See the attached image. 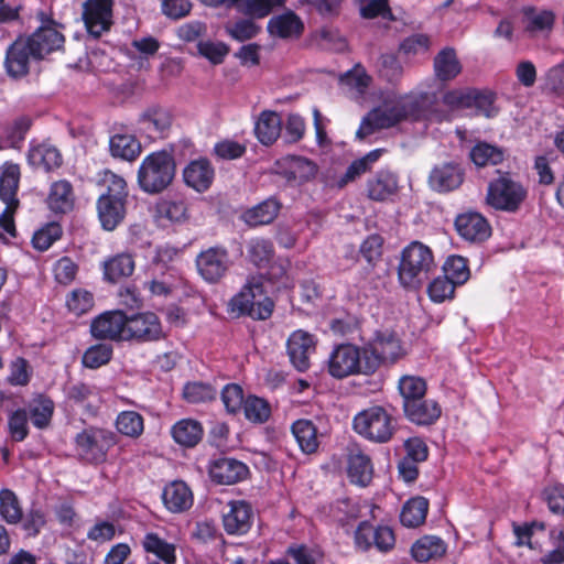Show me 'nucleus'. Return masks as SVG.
<instances>
[{"label":"nucleus","instance_id":"nucleus-1","mask_svg":"<svg viewBox=\"0 0 564 564\" xmlns=\"http://www.w3.org/2000/svg\"><path fill=\"white\" fill-rule=\"evenodd\" d=\"M435 94L412 90L398 95L390 93L381 106L370 110L361 120L356 132L358 139H365L381 129L392 128L403 121H443L447 115L435 108Z\"/></svg>","mask_w":564,"mask_h":564},{"label":"nucleus","instance_id":"nucleus-2","mask_svg":"<svg viewBox=\"0 0 564 564\" xmlns=\"http://www.w3.org/2000/svg\"><path fill=\"white\" fill-rule=\"evenodd\" d=\"M273 306V301L267 295L265 279L262 275H252L240 292L230 299L228 312L235 317L248 315L263 321L271 316Z\"/></svg>","mask_w":564,"mask_h":564},{"label":"nucleus","instance_id":"nucleus-3","mask_svg":"<svg viewBox=\"0 0 564 564\" xmlns=\"http://www.w3.org/2000/svg\"><path fill=\"white\" fill-rule=\"evenodd\" d=\"M327 372L336 379L356 375H372L376 371V358L365 354V346L340 344L333 348L327 361Z\"/></svg>","mask_w":564,"mask_h":564},{"label":"nucleus","instance_id":"nucleus-4","mask_svg":"<svg viewBox=\"0 0 564 564\" xmlns=\"http://www.w3.org/2000/svg\"><path fill=\"white\" fill-rule=\"evenodd\" d=\"M436 268L430 247L420 241L406 246L399 264V280L403 286L419 288Z\"/></svg>","mask_w":564,"mask_h":564},{"label":"nucleus","instance_id":"nucleus-5","mask_svg":"<svg viewBox=\"0 0 564 564\" xmlns=\"http://www.w3.org/2000/svg\"><path fill=\"white\" fill-rule=\"evenodd\" d=\"M175 175V162L173 156L159 151L147 155L138 171V184L149 194H156L165 189Z\"/></svg>","mask_w":564,"mask_h":564},{"label":"nucleus","instance_id":"nucleus-6","mask_svg":"<svg viewBox=\"0 0 564 564\" xmlns=\"http://www.w3.org/2000/svg\"><path fill=\"white\" fill-rule=\"evenodd\" d=\"M354 429L361 436L384 443L393 434L391 415L381 406H372L359 412L354 419Z\"/></svg>","mask_w":564,"mask_h":564},{"label":"nucleus","instance_id":"nucleus-7","mask_svg":"<svg viewBox=\"0 0 564 564\" xmlns=\"http://www.w3.org/2000/svg\"><path fill=\"white\" fill-rule=\"evenodd\" d=\"M19 182V165L10 162L4 163L0 173V198L6 204V208L0 215V225L11 236L15 234L14 213L19 205L17 198Z\"/></svg>","mask_w":564,"mask_h":564},{"label":"nucleus","instance_id":"nucleus-8","mask_svg":"<svg viewBox=\"0 0 564 564\" xmlns=\"http://www.w3.org/2000/svg\"><path fill=\"white\" fill-rule=\"evenodd\" d=\"M527 197V189L509 174H503L488 185L487 203L499 210L516 212Z\"/></svg>","mask_w":564,"mask_h":564},{"label":"nucleus","instance_id":"nucleus-9","mask_svg":"<svg viewBox=\"0 0 564 564\" xmlns=\"http://www.w3.org/2000/svg\"><path fill=\"white\" fill-rule=\"evenodd\" d=\"M78 455L89 463H102L108 451L116 444V435L102 429H89L77 434L75 438Z\"/></svg>","mask_w":564,"mask_h":564},{"label":"nucleus","instance_id":"nucleus-10","mask_svg":"<svg viewBox=\"0 0 564 564\" xmlns=\"http://www.w3.org/2000/svg\"><path fill=\"white\" fill-rule=\"evenodd\" d=\"M445 106L453 110L475 109L476 113L492 117L494 95L488 91H479L473 88L453 89L443 96Z\"/></svg>","mask_w":564,"mask_h":564},{"label":"nucleus","instance_id":"nucleus-11","mask_svg":"<svg viewBox=\"0 0 564 564\" xmlns=\"http://www.w3.org/2000/svg\"><path fill=\"white\" fill-rule=\"evenodd\" d=\"M395 536L391 528L379 525L375 528L368 521H361L355 531V545L360 551L376 547L387 553L394 547Z\"/></svg>","mask_w":564,"mask_h":564},{"label":"nucleus","instance_id":"nucleus-12","mask_svg":"<svg viewBox=\"0 0 564 564\" xmlns=\"http://www.w3.org/2000/svg\"><path fill=\"white\" fill-rule=\"evenodd\" d=\"M365 354L376 358V370L381 362H394L404 355L399 337L391 330H378L365 345Z\"/></svg>","mask_w":564,"mask_h":564},{"label":"nucleus","instance_id":"nucleus-13","mask_svg":"<svg viewBox=\"0 0 564 564\" xmlns=\"http://www.w3.org/2000/svg\"><path fill=\"white\" fill-rule=\"evenodd\" d=\"M316 343L315 336L303 329H296L289 336L286 352L290 361L299 371L310 368V359L316 350Z\"/></svg>","mask_w":564,"mask_h":564},{"label":"nucleus","instance_id":"nucleus-14","mask_svg":"<svg viewBox=\"0 0 564 564\" xmlns=\"http://www.w3.org/2000/svg\"><path fill=\"white\" fill-rule=\"evenodd\" d=\"M127 315L121 311H109L97 316L90 325V333L97 339L128 340Z\"/></svg>","mask_w":564,"mask_h":564},{"label":"nucleus","instance_id":"nucleus-15","mask_svg":"<svg viewBox=\"0 0 564 564\" xmlns=\"http://www.w3.org/2000/svg\"><path fill=\"white\" fill-rule=\"evenodd\" d=\"M153 218L161 227L184 225L189 220L188 203L181 196L161 198L153 207Z\"/></svg>","mask_w":564,"mask_h":564},{"label":"nucleus","instance_id":"nucleus-16","mask_svg":"<svg viewBox=\"0 0 564 564\" xmlns=\"http://www.w3.org/2000/svg\"><path fill=\"white\" fill-rule=\"evenodd\" d=\"M112 0H87L83 19L88 33L99 37L112 24Z\"/></svg>","mask_w":564,"mask_h":564},{"label":"nucleus","instance_id":"nucleus-17","mask_svg":"<svg viewBox=\"0 0 564 564\" xmlns=\"http://www.w3.org/2000/svg\"><path fill=\"white\" fill-rule=\"evenodd\" d=\"M196 265L205 281L218 282L229 268L228 252L220 247H210L197 256Z\"/></svg>","mask_w":564,"mask_h":564},{"label":"nucleus","instance_id":"nucleus-18","mask_svg":"<svg viewBox=\"0 0 564 564\" xmlns=\"http://www.w3.org/2000/svg\"><path fill=\"white\" fill-rule=\"evenodd\" d=\"M126 334L128 340L152 341L163 336L159 317L151 312L127 316Z\"/></svg>","mask_w":564,"mask_h":564},{"label":"nucleus","instance_id":"nucleus-19","mask_svg":"<svg viewBox=\"0 0 564 564\" xmlns=\"http://www.w3.org/2000/svg\"><path fill=\"white\" fill-rule=\"evenodd\" d=\"M35 57L33 48L24 37L17 39L7 50L4 66L12 78H21L30 70V64Z\"/></svg>","mask_w":564,"mask_h":564},{"label":"nucleus","instance_id":"nucleus-20","mask_svg":"<svg viewBox=\"0 0 564 564\" xmlns=\"http://www.w3.org/2000/svg\"><path fill=\"white\" fill-rule=\"evenodd\" d=\"M24 39L33 48L35 57L39 58L61 50L65 41L64 35L57 30L54 22L41 25L31 36Z\"/></svg>","mask_w":564,"mask_h":564},{"label":"nucleus","instance_id":"nucleus-21","mask_svg":"<svg viewBox=\"0 0 564 564\" xmlns=\"http://www.w3.org/2000/svg\"><path fill=\"white\" fill-rule=\"evenodd\" d=\"M228 511L223 516L224 529L228 534L242 535L252 524L253 511L251 506L243 501H230Z\"/></svg>","mask_w":564,"mask_h":564},{"label":"nucleus","instance_id":"nucleus-22","mask_svg":"<svg viewBox=\"0 0 564 564\" xmlns=\"http://www.w3.org/2000/svg\"><path fill=\"white\" fill-rule=\"evenodd\" d=\"M555 24V13L544 8L523 9L524 32L531 37H547Z\"/></svg>","mask_w":564,"mask_h":564},{"label":"nucleus","instance_id":"nucleus-23","mask_svg":"<svg viewBox=\"0 0 564 564\" xmlns=\"http://www.w3.org/2000/svg\"><path fill=\"white\" fill-rule=\"evenodd\" d=\"M249 473L246 464L229 457L214 460L209 467L212 479L218 484L230 485L243 480Z\"/></svg>","mask_w":564,"mask_h":564},{"label":"nucleus","instance_id":"nucleus-24","mask_svg":"<svg viewBox=\"0 0 564 564\" xmlns=\"http://www.w3.org/2000/svg\"><path fill=\"white\" fill-rule=\"evenodd\" d=\"M339 83L351 98L365 101L372 84V77L361 64H356L351 69L340 75Z\"/></svg>","mask_w":564,"mask_h":564},{"label":"nucleus","instance_id":"nucleus-25","mask_svg":"<svg viewBox=\"0 0 564 564\" xmlns=\"http://www.w3.org/2000/svg\"><path fill=\"white\" fill-rule=\"evenodd\" d=\"M215 170L206 159L191 161L183 171V178L188 187L198 193L206 192L213 184Z\"/></svg>","mask_w":564,"mask_h":564},{"label":"nucleus","instance_id":"nucleus-26","mask_svg":"<svg viewBox=\"0 0 564 564\" xmlns=\"http://www.w3.org/2000/svg\"><path fill=\"white\" fill-rule=\"evenodd\" d=\"M458 234L468 241L480 242L490 236V226L478 213H465L455 220Z\"/></svg>","mask_w":564,"mask_h":564},{"label":"nucleus","instance_id":"nucleus-27","mask_svg":"<svg viewBox=\"0 0 564 564\" xmlns=\"http://www.w3.org/2000/svg\"><path fill=\"white\" fill-rule=\"evenodd\" d=\"M347 475L350 482L366 487L373 477V466L370 457L359 448H351L347 456Z\"/></svg>","mask_w":564,"mask_h":564},{"label":"nucleus","instance_id":"nucleus-28","mask_svg":"<svg viewBox=\"0 0 564 564\" xmlns=\"http://www.w3.org/2000/svg\"><path fill=\"white\" fill-rule=\"evenodd\" d=\"M463 180V169L454 163H444L435 166L429 178L431 187L437 192L454 191L462 185Z\"/></svg>","mask_w":564,"mask_h":564},{"label":"nucleus","instance_id":"nucleus-29","mask_svg":"<svg viewBox=\"0 0 564 564\" xmlns=\"http://www.w3.org/2000/svg\"><path fill=\"white\" fill-rule=\"evenodd\" d=\"M172 124L170 110L162 107H150L139 118V129L150 138L163 137Z\"/></svg>","mask_w":564,"mask_h":564},{"label":"nucleus","instance_id":"nucleus-30","mask_svg":"<svg viewBox=\"0 0 564 564\" xmlns=\"http://www.w3.org/2000/svg\"><path fill=\"white\" fill-rule=\"evenodd\" d=\"M29 163L36 169H43L46 172L53 171L62 165L63 159L61 152L51 143L42 142L31 144L28 153Z\"/></svg>","mask_w":564,"mask_h":564},{"label":"nucleus","instance_id":"nucleus-31","mask_svg":"<svg viewBox=\"0 0 564 564\" xmlns=\"http://www.w3.org/2000/svg\"><path fill=\"white\" fill-rule=\"evenodd\" d=\"M281 173L299 184L311 181L317 173L316 164L303 156H288L281 162Z\"/></svg>","mask_w":564,"mask_h":564},{"label":"nucleus","instance_id":"nucleus-32","mask_svg":"<svg viewBox=\"0 0 564 564\" xmlns=\"http://www.w3.org/2000/svg\"><path fill=\"white\" fill-rule=\"evenodd\" d=\"M163 502L172 512H183L192 507L193 494L189 487L181 480L167 485L163 490Z\"/></svg>","mask_w":564,"mask_h":564},{"label":"nucleus","instance_id":"nucleus-33","mask_svg":"<svg viewBox=\"0 0 564 564\" xmlns=\"http://www.w3.org/2000/svg\"><path fill=\"white\" fill-rule=\"evenodd\" d=\"M434 74L436 79L445 83L455 79L462 72V64L456 52L445 47L434 57Z\"/></svg>","mask_w":564,"mask_h":564},{"label":"nucleus","instance_id":"nucleus-34","mask_svg":"<svg viewBox=\"0 0 564 564\" xmlns=\"http://www.w3.org/2000/svg\"><path fill=\"white\" fill-rule=\"evenodd\" d=\"M269 32L272 35L289 39L297 37L303 32L302 20L292 11L273 17L268 24Z\"/></svg>","mask_w":564,"mask_h":564},{"label":"nucleus","instance_id":"nucleus-35","mask_svg":"<svg viewBox=\"0 0 564 564\" xmlns=\"http://www.w3.org/2000/svg\"><path fill=\"white\" fill-rule=\"evenodd\" d=\"M367 189L369 198L378 202L387 200L397 194L398 178L389 171H380L369 180Z\"/></svg>","mask_w":564,"mask_h":564},{"label":"nucleus","instance_id":"nucleus-36","mask_svg":"<svg viewBox=\"0 0 564 564\" xmlns=\"http://www.w3.org/2000/svg\"><path fill=\"white\" fill-rule=\"evenodd\" d=\"M124 203L120 198L100 197L97 208L102 227L106 230H113L124 217Z\"/></svg>","mask_w":564,"mask_h":564},{"label":"nucleus","instance_id":"nucleus-37","mask_svg":"<svg viewBox=\"0 0 564 564\" xmlns=\"http://www.w3.org/2000/svg\"><path fill=\"white\" fill-rule=\"evenodd\" d=\"M281 129L282 120L274 111L261 112L254 127L258 140L264 145L274 143L281 134Z\"/></svg>","mask_w":564,"mask_h":564},{"label":"nucleus","instance_id":"nucleus-38","mask_svg":"<svg viewBox=\"0 0 564 564\" xmlns=\"http://www.w3.org/2000/svg\"><path fill=\"white\" fill-rule=\"evenodd\" d=\"M142 547L147 553L153 554L164 564H175L176 547L175 544L162 539L155 532H148L142 539Z\"/></svg>","mask_w":564,"mask_h":564},{"label":"nucleus","instance_id":"nucleus-39","mask_svg":"<svg viewBox=\"0 0 564 564\" xmlns=\"http://www.w3.org/2000/svg\"><path fill=\"white\" fill-rule=\"evenodd\" d=\"M280 208L281 205L275 198H269L246 210L242 215V219L252 227L267 225L276 218Z\"/></svg>","mask_w":564,"mask_h":564},{"label":"nucleus","instance_id":"nucleus-40","mask_svg":"<svg viewBox=\"0 0 564 564\" xmlns=\"http://www.w3.org/2000/svg\"><path fill=\"white\" fill-rule=\"evenodd\" d=\"M404 412L410 421L420 425H427L440 417L441 408L434 400L422 398L416 400L415 403H409Z\"/></svg>","mask_w":564,"mask_h":564},{"label":"nucleus","instance_id":"nucleus-41","mask_svg":"<svg viewBox=\"0 0 564 564\" xmlns=\"http://www.w3.org/2000/svg\"><path fill=\"white\" fill-rule=\"evenodd\" d=\"M68 400L87 408L89 412H95L101 403L99 391L96 387L76 382L66 388Z\"/></svg>","mask_w":564,"mask_h":564},{"label":"nucleus","instance_id":"nucleus-42","mask_svg":"<svg viewBox=\"0 0 564 564\" xmlns=\"http://www.w3.org/2000/svg\"><path fill=\"white\" fill-rule=\"evenodd\" d=\"M292 433L305 454L315 453L319 446L317 429L310 420H297L292 425Z\"/></svg>","mask_w":564,"mask_h":564},{"label":"nucleus","instance_id":"nucleus-43","mask_svg":"<svg viewBox=\"0 0 564 564\" xmlns=\"http://www.w3.org/2000/svg\"><path fill=\"white\" fill-rule=\"evenodd\" d=\"M109 149L112 156L133 161L141 152V144L132 134L116 133L109 140Z\"/></svg>","mask_w":564,"mask_h":564},{"label":"nucleus","instance_id":"nucleus-44","mask_svg":"<svg viewBox=\"0 0 564 564\" xmlns=\"http://www.w3.org/2000/svg\"><path fill=\"white\" fill-rule=\"evenodd\" d=\"M47 204L54 213H67L73 208L74 194L69 182L58 181L52 184Z\"/></svg>","mask_w":564,"mask_h":564},{"label":"nucleus","instance_id":"nucleus-45","mask_svg":"<svg viewBox=\"0 0 564 564\" xmlns=\"http://www.w3.org/2000/svg\"><path fill=\"white\" fill-rule=\"evenodd\" d=\"M446 551L444 541L435 535L419 539L411 549L412 556L417 562H427L441 557Z\"/></svg>","mask_w":564,"mask_h":564},{"label":"nucleus","instance_id":"nucleus-46","mask_svg":"<svg viewBox=\"0 0 564 564\" xmlns=\"http://www.w3.org/2000/svg\"><path fill=\"white\" fill-rule=\"evenodd\" d=\"M429 510V501L423 497L408 500L400 514V521L404 527L416 528L424 523Z\"/></svg>","mask_w":564,"mask_h":564},{"label":"nucleus","instance_id":"nucleus-47","mask_svg":"<svg viewBox=\"0 0 564 564\" xmlns=\"http://www.w3.org/2000/svg\"><path fill=\"white\" fill-rule=\"evenodd\" d=\"M134 270V260L129 253L117 254L104 262L105 279L117 282L130 276Z\"/></svg>","mask_w":564,"mask_h":564},{"label":"nucleus","instance_id":"nucleus-48","mask_svg":"<svg viewBox=\"0 0 564 564\" xmlns=\"http://www.w3.org/2000/svg\"><path fill=\"white\" fill-rule=\"evenodd\" d=\"M172 436L180 445L193 447L200 441L203 429L197 421L184 419L174 424Z\"/></svg>","mask_w":564,"mask_h":564},{"label":"nucleus","instance_id":"nucleus-49","mask_svg":"<svg viewBox=\"0 0 564 564\" xmlns=\"http://www.w3.org/2000/svg\"><path fill=\"white\" fill-rule=\"evenodd\" d=\"M377 72L380 78L395 85L401 82L404 68L395 54L384 53L378 58Z\"/></svg>","mask_w":564,"mask_h":564},{"label":"nucleus","instance_id":"nucleus-50","mask_svg":"<svg viewBox=\"0 0 564 564\" xmlns=\"http://www.w3.org/2000/svg\"><path fill=\"white\" fill-rule=\"evenodd\" d=\"M117 431L130 438H138L143 434V416L135 411H122L116 419Z\"/></svg>","mask_w":564,"mask_h":564},{"label":"nucleus","instance_id":"nucleus-51","mask_svg":"<svg viewBox=\"0 0 564 564\" xmlns=\"http://www.w3.org/2000/svg\"><path fill=\"white\" fill-rule=\"evenodd\" d=\"M400 394L403 398V409L405 410L409 403H415L416 400L424 398L426 392L425 381L416 376H403L398 384Z\"/></svg>","mask_w":564,"mask_h":564},{"label":"nucleus","instance_id":"nucleus-52","mask_svg":"<svg viewBox=\"0 0 564 564\" xmlns=\"http://www.w3.org/2000/svg\"><path fill=\"white\" fill-rule=\"evenodd\" d=\"M444 273L455 285L464 284L470 276L467 260L460 256H451L443 265Z\"/></svg>","mask_w":564,"mask_h":564},{"label":"nucleus","instance_id":"nucleus-53","mask_svg":"<svg viewBox=\"0 0 564 564\" xmlns=\"http://www.w3.org/2000/svg\"><path fill=\"white\" fill-rule=\"evenodd\" d=\"M286 0H238L239 11L254 18H264L275 8L284 6Z\"/></svg>","mask_w":564,"mask_h":564},{"label":"nucleus","instance_id":"nucleus-54","mask_svg":"<svg viewBox=\"0 0 564 564\" xmlns=\"http://www.w3.org/2000/svg\"><path fill=\"white\" fill-rule=\"evenodd\" d=\"M470 159L478 166L487 164H498L503 159L502 151L486 142L477 143L470 151Z\"/></svg>","mask_w":564,"mask_h":564},{"label":"nucleus","instance_id":"nucleus-55","mask_svg":"<svg viewBox=\"0 0 564 564\" xmlns=\"http://www.w3.org/2000/svg\"><path fill=\"white\" fill-rule=\"evenodd\" d=\"M0 514L8 523H18L22 518V510L18 498L9 489L0 491Z\"/></svg>","mask_w":564,"mask_h":564},{"label":"nucleus","instance_id":"nucleus-56","mask_svg":"<svg viewBox=\"0 0 564 564\" xmlns=\"http://www.w3.org/2000/svg\"><path fill=\"white\" fill-rule=\"evenodd\" d=\"M247 252L249 259L257 267H263L271 260L273 256V247L267 239L254 238L248 242Z\"/></svg>","mask_w":564,"mask_h":564},{"label":"nucleus","instance_id":"nucleus-57","mask_svg":"<svg viewBox=\"0 0 564 564\" xmlns=\"http://www.w3.org/2000/svg\"><path fill=\"white\" fill-rule=\"evenodd\" d=\"M243 412L247 420L263 423L270 417L271 408L265 400L252 395L245 400Z\"/></svg>","mask_w":564,"mask_h":564},{"label":"nucleus","instance_id":"nucleus-58","mask_svg":"<svg viewBox=\"0 0 564 564\" xmlns=\"http://www.w3.org/2000/svg\"><path fill=\"white\" fill-rule=\"evenodd\" d=\"M112 356V346L109 344H97L89 347L83 356V365L90 369L106 365Z\"/></svg>","mask_w":564,"mask_h":564},{"label":"nucleus","instance_id":"nucleus-59","mask_svg":"<svg viewBox=\"0 0 564 564\" xmlns=\"http://www.w3.org/2000/svg\"><path fill=\"white\" fill-rule=\"evenodd\" d=\"M197 51L199 56L208 59L212 64H220L227 56L229 48L228 46L219 41H198Z\"/></svg>","mask_w":564,"mask_h":564},{"label":"nucleus","instance_id":"nucleus-60","mask_svg":"<svg viewBox=\"0 0 564 564\" xmlns=\"http://www.w3.org/2000/svg\"><path fill=\"white\" fill-rule=\"evenodd\" d=\"M66 306L73 314L83 315L93 308L94 296L84 289H76L67 296Z\"/></svg>","mask_w":564,"mask_h":564},{"label":"nucleus","instance_id":"nucleus-61","mask_svg":"<svg viewBox=\"0 0 564 564\" xmlns=\"http://www.w3.org/2000/svg\"><path fill=\"white\" fill-rule=\"evenodd\" d=\"M62 236V228L56 223L47 224L37 230L32 238L33 247L40 251L47 250Z\"/></svg>","mask_w":564,"mask_h":564},{"label":"nucleus","instance_id":"nucleus-62","mask_svg":"<svg viewBox=\"0 0 564 564\" xmlns=\"http://www.w3.org/2000/svg\"><path fill=\"white\" fill-rule=\"evenodd\" d=\"M54 404L50 399H40L34 402L30 410L31 422L39 429L48 425L53 415Z\"/></svg>","mask_w":564,"mask_h":564},{"label":"nucleus","instance_id":"nucleus-63","mask_svg":"<svg viewBox=\"0 0 564 564\" xmlns=\"http://www.w3.org/2000/svg\"><path fill=\"white\" fill-rule=\"evenodd\" d=\"M455 286L446 276H437L430 283L427 292L433 302L442 303L453 297Z\"/></svg>","mask_w":564,"mask_h":564},{"label":"nucleus","instance_id":"nucleus-64","mask_svg":"<svg viewBox=\"0 0 564 564\" xmlns=\"http://www.w3.org/2000/svg\"><path fill=\"white\" fill-rule=\"evenodd\" d=\"M183 395L186 401L191 403H199L213 400L216 391L206 383L191 382L184 387Z\"/></svg>","mask_w":564,"mask_h":564}]
</instances>
